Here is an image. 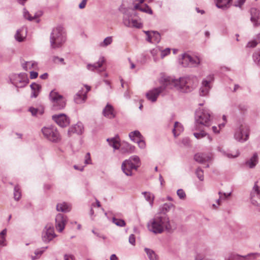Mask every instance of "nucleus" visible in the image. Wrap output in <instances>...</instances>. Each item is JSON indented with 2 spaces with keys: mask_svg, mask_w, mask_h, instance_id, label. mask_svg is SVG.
I'll return each mask as SVG.
<instances>
[{
  "mask_svg": "<svg viewBox=\"0 0 260 260\" xmlns=\"http://www.w3.org/2000/svg\"><path fill=\"white\" fill-rule=\"evenodd\" d=\"M164 80L163 86L155 88L146 93V97L148 100L152 102H155L159 94L167 87L170 88L174 87L184 92H190L195 87L198 82L197 77L193 76L181 77L179 79H174L168 77L165 78Z\"/></svg>",
  "mask_w": 260,
  "mask_h": 260,
  "instance_id": "1",
  "label": "nucleus"
},
{
  "mask_svg": "<svg viewBox=\"0 0 260 260\" xmlns=\"http://www.w3.org/2000/svg\"><path fill=\"white\" fill-rule=\"evenodd\" d=\"M149 230L154 234H161L164 231L170 232L172 230L168 216L167 214H156L148 223Z\"/></svg>",
  "mask_w": 260,
  "mask_h": 260,
  "instance_id": "2",
  "label": "nucleus"
},
{
  "mask_svg": "<svg viewBox=\"0 0 260 260\" xmlns=\"http://www.w3.org/2000/svg\"><path fill=\"white\" fill-rule=\"evenodd\" d=\"M66 40V37L62 26L59 25L53 29L50 38L52 48L56 49L60 47Z\"/></svg>",
  "mask_w": 260,
  "mask_h": 260,
  "instance_id": "3",
  "label": "nucleus"
},
{
  "mask_svg": "<svg viewBox=\"0 0 260 260\" xmlns=\"http://www.w3.org/2000/svg\"><path fill=\"white\" fill-rule=\"evenodd\" d=\"M196 125L195 130H199V125L209 126L211 124L210 112L207 109L199 108L195 113Z\"/></svg>",
  "mask_w": 260,
  "mask_h": 260,
  "instance_id": "4",
  "label": "nucleus"
},
{
  "mask_svg": "<svg viewBox=\"0 0 260 260\" xmlns=\"http://www.w3.org/2000/svg\"><path fill=\"white\" fill-rule=\"evenodd\" d=\"M140 166V158L137 155H134L123 161L121 169L126 176H131L133 175L132 171H137Z\"/></svg>",
  "mask_w": 260,
  "mask_h": 260,
  "instance_id": "5",
  "label": "nucleus"
},
{
  "mask_svg": "<svg viewBox=\"0 0 260 260\" xmlns=\"http://www.w3.org/2000/svg\"><path fill=\"white\" fill-rule=\"evenodd\" d=\"M49 99L54 110L63 109L66 105L65 99L54 90H52L49 94Z\"/></svg>",
  "mask_w": 260,
  "mask_h": 260,
  "instance_id": "6",
  "label": "nucleus"
},
{
  "mask_svg": "<svg viewBox=\"0 0 260 260\" xmlns=\"http://www.w3.org/2000/svg\"><path fill=\"white\" fill-rule=\"evenodd\" d=\"M42 132L45 138L52 142H57L60 140V135L54 126L44 127Z\"/></svg>",
  "mask_w": 260,
  "mask_h": 260,
  "instance_id": "7",
  "label": "nucleus"
},
{
  "mask_svg": "<svg viewBox=\"0 0 260 260\" xmlns=\"http://www.w3.org/2000/svg\"><path fill=\"white\" fill-rule=\"evenodd\" d=\"M179 62L184 67L195 68L201 63V59L196 56H191L187 54H183Z\"/></svg>",
  "mask_w": 260,
  "mask_h": 260,
  "instance_id": "8",
  "label": "nucleus"
},
{
  "mask_svg": "<svg viewBox=\"0 0 260 260\" xmlns=\"http://www.w3.org/2000/svg\"><path fill=\"white\" fill-rule=\"evenodd\" d=\"M123 13V23L125 26L136 28L142 27L143 24L140 20L133 19L128 10H125Z\"/></svg>",
  "mask_w": 260,
  "mask_h": 260,
  "instance_id": "9",
  "label": "nucleus"
},
{
  "mask_svg": "<svg viewBox=\"0 0 260 260\" xmlns=\"http://www.w3.org/2000/svg\"><path fill=\"white\" fill-rule=\"evenodd\" d=\"M12 83L17 88H23L28 83L27 75L24 73L15 74L10 78Z\"/></svg>",
  "mask_w": 260,
  "mask_h": 260,
  "instance_id": "10",
  "label": "nucleus"
},
{
  "mask_svg": "<svg viewBox=\"0 0 260 260\" xmlns=\"http://www.w3.org/2000/svg\"><path fill=\"white\" fill-rule=\"evenodd\" d=\"M249 129L248 126L241 125L239 128L236 129L235 134V139L241 142L247 141L249 138Z\"/></svg>",
  "mask_w": 260,
  "mask_h": 260,
  "instance_id": "11",
  "label": "nucleus"
},
{
  "mask_svg": "<svg viewBox=\"0 0 260 260\" xmlns=\"http://www.w3.org/2000/svg\"><path fill=\"white\" fill-rule=\"evenodd\" d=\"M56 236L53 226L50 223L47 224L42 232L43 241L45 243H49Z\"/></svg>",
  "mask_w": 260,
  "mask_h": 260,
  "instance_id": "12",
  "label": "nucleus"
},
{
  "mask_svg": "<svg viewBox=\"0 0 260 260\" xmlns=\"http://www.w3.org/2000/svg\"><path fill=\"white\" fill-rule=\"evenodd\" d=\"M250 196L251 204L255 206H260V189L257 182H255Z\"/></svg>",
  "mask_w": 260,
  "mask_h": 260,
  "instance_id": "13",
  "label": "nucleus"
},
{
  "mask_svg": "<svg viewBox=\"0 0 260 260\" xmlns=\"http://www.w3.org/2000/svg\"><path fill=\"white\" fill-rule=\"evenodd\" d=\"M67 222L66 216L61 213L57 214L55 218V227L58 232H62L64 229Z\"/></svg>",
  "mask_w": 260,
  "mask_h": 260,
  "instance_id": "14",
  "label": "nucleus"
},
{
  "mask_svg": "<svg viewBox=\"0 0 260 260\" xmlns=\"http://www.w3.org/2000/svg\"><path fill=\"white\" fill-rule=\"evenodd\" d=\"M52 119L61 127H66L70 123L69 119L64 114L53 115Z\"/></svg>",
  "mask_w": 260,
  "mask_h": 260,
  "instance_id": "15",
  "label": "nucleus"
},
{
  "mask_svg": "<svg viewBox=\"0 0 260 260\" xmlns=\"http://www.w3.org/2000/svg\"><path fill=\"white\" fill-rule=\"evenodd\" d=\"M105 61V59L103 56L101 57L98 61L93 63V64H88L87 66V68L88 70L92 71H98L99 72H101L102 71H104L105 69H103L102 70H100L99 69L101 68L103 66V63Z\"/></svg>",
  "mask_w": 260,
  "mask_h": 260,
  "instance_id": "16",
  "label": "nucleus"
},
{
  "mask_svg": "<svg viewBox=\"0 0 260 260\" xmlns=\"http://www.w3.org/2000/svg\"><path fill=\"white\" fill-rule=\"evenodd\" d=\"M251 21L253 23L254 26H257L260 24V12L259 10L255 8H252L250 10Z\"/></svg>",
  "mask_w": 260,
  "mask_h": 260,
  "instance_id": "17",
  "label": "nucleus"
},
{
  "mask_svg": "<svg viewBox=\"0 0 260 260\" xmlns=\"http://www.w3.org/2000/svg\"><path fill=\"white\" fill-rule=\"evenodd\" d=\"M256 255L259 256L260 254L258 253H252L248 254L247 255L243 256L238 254H232L228 256V257L225 258V260H245V257L248 256H253V258L255 257Z\"/></svg>",
  "mask_w": 260,
  "mask_h": 260,
  "instance_id": "18",
  "label": "nucleus"
},
{
  "mask_svg": "<svg viewBox=\"0 0 260 260\" xmlns=\"http://www.w3.org/2000/svg\"><path fill=\"white\" fill-rule=\"evenodd\" d=\"M120 151L122 153H131L134 152L135 147L127 142H123L120 144Z\"/></svg>",
  "mask_w": 260,
  "mask_h": 260,
  "instance_id": "19",
  "label": "nucleus"
},
{
  "mask_svg": "<svg viewBox=\"0 0 260 260\" xmlns=\"http://www.w3.org/2000/svg\"><path fill=\"white\" fill-rule=\"evenodd\" d=\"M214 2L217 8L224 10L231 7L232 0H214Z\"/></svg>",
  "mask_w": 260,
  "mask_h": 260,
  "instance_id": "20",
  "label": "nucleus"
},
{
  "mask_svg": "<svg viewBox=\"0 0 260 260\" xmlns=\"http://www.w3.org/2000/svg\"><path fill=\"white\" fill-rule=\"evenodd\" d=\"M194 159L199 163H204V162L210 160L211 156L205 153H198L194 155Z\"/></svg>",
  "mask_w": 260,
  "mask_h": 260,
  "instance_id": "21",
  "label": "nucleus"
},
{
  "mask_svg": "<svg viewBox=\"0 0 260 260\" xmlns=\"http://www.w3.org/2000/svg\"><path fill=\"white\" fill-rule=\"evenodd\" d=\"M103 114L104 116L108 118H113L115 117V114L112 106L107 104L103 111Z\"/></svg>",
  "mask_w": 260,
  "mask_h": 260,
  "instance_id": "22",
  "label": "nucleus"
},
{
  "mask_svg": "<svg viewBox=\"0 0 260 260\" xmlns=\"http://www.w3.org/2000/svg\"><path fill=\"white\" fill-rule=\"evenodd\" d=\"M107 141L109 143V144L114 149V150H118L120 148V139L118 136H116L113 138H108L107 139Z\"/></svg>",
  "mask_w": 260,
  "mask_h": 260,
  "instance_id": "23",
  "label": "nucleus"
},
{
  "mask_svg": "<svg viewBox=\"0 0 260 260\" xmlns=\"http://www.w3.org/2000/svg\"><path fill=\"white\" fill-rule=\"evenodd\" d=\"M87 98L86 93H84L83 89L80 90L76 93L74 97V101L78 104L84 103Z\"/></svg>",
  "mask_w": 260,
  "mask_h": 260,
  "instance_id": "24",
  "label": "nucleus"
},
{
  "mask_svg": "<svg viewBox=\"0 0 260 260\" xmlns=\"http://www.w3.org/2000/svg\"><path fill=\"white\" fill-rule=\"evenodd\" d=\"M56 210L58 212H68L71 210V206L66 202L58 203L56 205Z\"/></svg>",
  "mask_w": 260,
  "mask_h": 260,
  "instance_id": "25",
  "label": "nucleus"
},
{
  "mask_svg": "<svg viewBox=\"0 0 260 260\" xmlns=\"http://www.w3.org/2000/svg\"><path fill=\"white\" fill-rule=\"evenodd\" d=\"M30 87L31 90V94L30 97L32 98H37L41 91V86L36 83H32L30 85Z\"/></svg>",
  "mask_w": 260,
  "mask_h": 260,
  "instance_id": "26",
  "label": "nucleus"
},
{
  "mask_svg": "<svg viewBox=\"0 0 260 260\" xmlns=\"http://www.w3.org/2000/svg\"><path fill=\"white\" fill-rule=\"evenodd\" d=\"M133 11L139 10L141 12L149 14H152L153 11L149 7V6L147 4H144L142 5L141 6H139L138 5H134L133 8L132 9Z\"/></svg>",
  "mask_w": 260,
  "mask_h": 260,
  "instance_id": "27",
  "label": "nucleus"
},
{
  "mask_svg": "<svg viewBox=\"0 0 260 260\" xmlns=\"http://www.w3.org/2000/svg\"><path fill=\"white\" fill-rule=\"evenodd\" d=\"M83 131V125L82 123L78 122L72 127L70 128L69 133H76L81 134Z\"/></svg>",
  "mask_w": 260,
  "mask_h": 260,
  "instance_id": "28",
  "label": "nucleus"
},
{
  "mask_svg": "<svg viewBox=\"0 0 260 260\" xmlns=\"http://www.w3.org/2000/svg\"><path fill=\"white\" fill-rule=\"evenodd\" d=\"M26 29L24 27L18 29L15 35V39L18 42H22L26 36Z\"/></svg>",
  "mask_w": 260,
  "mask_h": 260,
  "instance_id": "29",
  "label": "nucleus"
},
{
  "mask_svg": "<svg viewBox=\"0 0 260 260\" xmlns=\"http://www.w3.org/2000/svg\"><path fill=\"white\" fill-rule=\"evenodd\" d=\"M210 89V85L208 84L207 81H202V86L200 88V95L201 96H205L207 95Z\"/></svg>",
  "mask_w": 260,
  "mask_h": 260,
  "instance_id": "30",
  "label": "nucleus"
},
{
  "mask_svg": "<svg viewBox=\"0 0 260 260\" xmlns=\"http://www.w3.org/2000/svg\"><path fill=\"white\" fill-rule=\"evenodd\" d=\"M184 130L183 125L179 122H175L173 129V133L174 137L178 136Z\"/></svg>",
  "mask_w": 260,
  "mask_h": 260,
  "instance_id": "31",
  "label": "nucleus"
},
{
  "mask_svg": "<svg viewBox=\"0 0 260 260\" xmlns=\"http://www.w3.org/2000/svg\"><path fill=\"white\" fill-rule=\"evenodd\" d=\"M173 207L174 205L171 203H165L159 207V212L157 213L160 214H166Z\"/></svg>",
  "mask_w": 260,
  "mask_h": 260,
  "instance_id": "32",
  "label": "nucleus"
},
{
  "mask_svg": "<svg viewBox=\"0 0 260 260\" xmlns=\"http://www.w3.org/2000/svg\"><path fill=\"white\" fill-rule=\"evenodd\" d=\"M258 162V156L256 153H254L253 156L246 162V165L250 168H254Z\"/></svg>",
  "mask_w": 260,
  "mask_h": 260,
  "instance_id": "33",
  "label": "nucleus"
},
{
  "mask_svg": "<svg viewBox=\"0 0 260 260\" xmlns=\"http://www.w3.org/2000/svg\"><path fill=\"white\" fill-rule=\"evenodd\" d=\"M23 69L25 71L31 69H36L37 67V63L34 61H26L22 64Z\"/></svg>",
  "mask_w": 260,
  "mask_h": 260,
  "instance_id": "34",
  "label": "nucleus"
},
{
  "mask_svg": "<svg viewBox=\"0 0 260 260\" xmlns=\"http://www.w3.org/2000/svg\"><path fill=\"white\" fill-rule=\"evenodd\" d=\"M145 200L149 202L151 207L153 206V201L154 199V196L153 194L150 192L144 191L142 192Z\"/></svg>",
  "mask_w": 260,
  "mask_h": 260,
  "instance_id": "35",
  "label": "nucleus"
},
{
  "mask_svg": "<svg viewBox=\"0 0 260 260\" xmlns=\"http://www.w3.org/2000/svg\"><path fill=\"white\" fill-rule=\"evenodd\" d=\"M42 15L41 13H36V14L34 16H31L29 12L27 11L26 9H23V16L25 19H28L29 21L34 20L38 17H39Z\"/></svg>",
  "mask_w": 260,
  "mask_h": 260,
  "instance_id": "36",
  "label": "nucleus"
},
{
  "mask_svg": "<svg viewBox=\"0 0 260 260\" xmlns=\"http://www.w3.org/2000/svg\"><path fill=\"white\" fill-rule=\"evenodd\" d=\"M129 137L134 142L143 137L141 133L138 131L132 132L129 134Z\"/></svg>",
  "mask_w": 260,
  "mask_h": 260,
  "instance_id": "37",
  "label": "nucleus"
},
{
  "mask_svg": "<svg viewBox=\"0 0 260 260\" xmlns=\"http://www.w3.org/2000/svg\"><path fill=\"white\" fill-rule=\"evenodd\" d=\"M144 250L147 253L149 260H157V256L153 250L145 248Z\"/></svg>",
  "mask_w": 260,
  "mask_h": 260,
  "instance_id": "38",
  "label": "nucleus"
},
{
  "mask_svg": "<svg viewBox=\"0 0 260 260\" xmlns=\"http://www.w3.org/2000/svg\"><path fill=\"white\" fill-rule=\"evenodd\" d=\"M113 42L112 37L109 36L106 37L103 42H101L99 46L101 47H106L110 45Z\"/></svg>",
  "mask_w": 260,
  "mask_h": 260,
  "instance_id": "39",
  "label": "nucleus"
},
{
  "mask_svg": "<svg viewBox=\"0 0 260 260\" xmlns=\"http://www.w3.org/2000/svg\"><path fill=\"white\" fill-rule=\"evenodd\" d=\"M47 248V247H46L36 250L35 251V255H31L32 259L35 260L39 258Z\"/></svg>",
  "mask_w": 260,
  "mask_h": 260,
  "instance_id": "40",
  "label": "nucleus"
},
{
  "mask_svg": "<svg viewBox=\"0 0 260 260\" xmlns=\"http://www.w3.org/2000/svg\"><path fill=\"white\" fill-rule=\"evenodd\" d=\"M217 150L218 151L222 152L223 155L226 156L228 158L237 157L239 155V154H240L239 151H237L235 154H233L229 153H226L225 151L222 150L221 148L220 147H217Z\"/></svg>",
  "mask_w": 260,
  "mask_h": 260,
  "instance_id": "41",
  "label": "nucleus"
},
{
  "mask_svg": "<svg viewBox=\"0 0 260 260\" xmlns=\"http://www.w3.org/2000/svg\"><path fill=\"white\" fill-rule=\"evenodd\" d=\"M252 59L254 63L260 67V51H256L253 53Z\"/></svg>",
  "mask_w": 260,
  "mask_h": 260,
  "instance_id": "42",
  "label": "nucleus"
},
{
  "mask_svg": "<svg viewBox=\"0 0 260 260\" xmlns=\"http://www.w3.org/2000/svg\"><path fill=\"white\" fill-rule=\"evenodd\" d=\"M21 197V193L20 191V188L18 186H16L14 187V198L15 200L18 201Z\"/></svg>",
  "mask_w": 260,
  "mask_h": 260,
  "instance_id": "43",
  "label": "nucleus"
},
{
  "mask_svg": "<svg viewBox=\"0 0 260 260\" xmlns=\"http://www.w3.org/2000/svg\"><path fill=\"white\" fill-rule=\"evenodd\" d=\"M152 36L153 43H158L160 40V34L157 31L151 32Z\"/></svg>",
  "mask_w": 260,
  "mask_h": 260,
  "instance_id": "44",
  "label": "nucleus"
},
{
  "mask_svg": "<svg viewBox=\"0 0 260 260\" xmlns=\"http://www.w3.org/2000/svg\"><path fill=\"white\" fill-rule=\"evenodd\" d=\"M194 260H214L213 258L207 257L203 254L197 253L194 256Z\"/></svg>",
  "mask_w": 260,
  "mask_h": 260,
  "instance_id": "45",
  "label": "nucleus"
},
{
  "mask_svg": "<svg viewBox=\"0 0 260 260\" xmlns=\"http://www.w3.org/2000/svg\"><path fill=\"white\" fill-rule=\"evenodd\" d=\"M112 221L116 225L120 227H123L125 225V222L122 219H117L115 217H113L112 218Z\"/></svg>",
  "mask_w": 260,
  "mask_h": 260,
  "instance_id": "46",
  "label": "nucleus"
},
{
  "mask_svg": "<svg viewBox=\"0 0 260 260\" xmlns=\"http://www.w3.org/2000/svg\"><path fill=\"white\" fill-rule=\"evenodd\" d=\"M29 111L31 112L32 116H37L38 113L42 115L43 113V111L42 110H39L37 108L34 107H30L29 109Z\"/></svg>",
  "mask_w": 260,
  "mask_h": 260,
  "instance_id": "47",
  "label": "nucleus"
},
{
  "mask_svg": "<svg viewBox=\"0 0 260 260\" xmlns=\"http://www.w3.org/2000/svg\"><path fill=\"white\" fill-rule=\"evenodd\" d=\"M208 134L204 131H201L199 133H194L193 136L198 139H200L206 137Z\"/></svg>",
  "mask_w": 260,
  "mask_h": 260,
  "instance_id": "48",
  "label": "nucleus"
},
{
  "mask_svg": "<svg viewBox=\"0 0 260 260\" xmlns=\"http://www.w3.org/2000/svg\"><path fill=\"white\" fill-rule=\"evenodd\" d=\"M177 194L181 200H184L186 198V193L182 189H178Z\"/></svg>",
  "mask_w": 260,
  "mask_h": 260,
  "instance_id": "49",
  "label": "nucleus"
},
{
  "mask_svg": "<svg viewBox=\"0 0 260 260\" xmlns=\"http://www.w3.org/2000/svg\"><path fill=\"white\" fill-rule=\"evenodd\" d=\"M196 174L201 181H203L204 180V175L203 170L200 168H198L196 170Z\"/></svg>",
  "mask_w": 260,
  "mask_h": 260,
  "instance_id": "50",
  "label": "nucleus"
},
{
  "mask_svg": "<svg viewBox=\"0 0 260 260\" xmlns=\"http://www.w3.org/2000/svg\"><path fill=\"white\" fill-rule=\"evenodd\" d=\"M160 49L158 47H157L151 50V51H150L151 54L154 57V60L155 61H156V58L155 57L158 54V53L159 52H160Z\"/></svg>",
  "mask_w": 260,
  "mask_h": 260,
  "instance_id": "51",
  "label": "nucleus"
},
{
  "mask_svg": "<svg viewBox=\"0 0 260 260\" xmlns=\"http://www.w3.org/2000/svg\"><path fill=\"white\" fill-rule=\"evenodd\" d=\"M135 142H136V143H138L139 147L141 149H144V148H145L146 144H145V141H144V140L143 139V137L142 138L138 139V140H137Z\"/></svg>",
  "mask_w": 260,
  "mask_h": 260,
  "instance_id": "52",
  "label": "nucleus"
},
{
  "mask_svg": "<svg viewBox=\"0 0 260 260\" xmlns=\"http://www.w3.org/2000/svg\"><path fill=\"white\" fill-rule=\"evenodd\" d=\"M160 52L161 53L160 55L162 58H164L166 56L168 55L170 53V49L168 48L164 50H161Z\"/></svg>",
  "mask_w": 260,
  "mask_h": 260,
  "instance_id": "53",
  "label": "nucleus"
},
{
  "mask_svg": "<svg viewBox=\"0 0 260 260\" xmlns=\"http://www.w3.org/2000/svg\"><path fill=\"white\" fill-rule=\"evenodd\" d=\"M258 42V40H257V41L256 40H252L251 41L247 43L246 47H248V48H254L256 46Z\"/></svg>",
  "mask_w": 260,
  "mask_h": 260,
  "instance_id": "54",
  "label": "nucleus"
},
{
  "mask_svg": "<svg viewBox=\"0 0 260 260\" xmlns=\"http://www.w3.org/2000/svg\"><path fill=\"white\" fill-rule=\"evenodd\" d=\"M84 163L86 165L91 164V160L90 158V155L89 153H87L85 156Z\"/></svg>",
  "mask_w": 260,
  "mask_h": 260,
  "instance_id": "55",
  "label": "nucleus"
},
{
  "mask_svg": "<svg viewBox=\"0 0 260 260\" xmlns=\"http://www.w3.org/2000/svg\"><path fill=\"white\" fill-rule=\"evenodd\" d=\"M144 32L147 36L146 40L150 43H153L151 32L150 33L149 31H144Z\"/></svg>",
  "mask_w": 260,
  "mask_h": 260,
  "instance_id": "56",
  "label": "nucleus"
},
{
  "mask_svg": "<svg viewBox=\"0 0 260 260\" xmlns=\"http://www.w3.org/2000/svg\"><path fill=\"white\" fill-rule=\"evenodd\" d=\"M52 61L55 62L57 63L58 61H59L60 62H62L63 64H65L64 62V59L63 58H60L58 56H54L52 57Z\"/></svg>",
  "mask_w": 260,
  "mask_h": 260,
  "instance_id": "57",
  "label": "nucleus"
},
{
  "mask_svg": "<svg viewBox=\"0 0 260 260\" xmlns=\"http://www.w3.org/2000/svg\"><path fill=\"white\" fill-rule=\"evenodd\" d=\"M135 237L133 234H131L129 237V242L133 245H135Z\"/></svg>",
  "mask_w": 260,
  "mask_h": 260,
  "instance_id": "58",
  "label": "nucleus"
},
{
  "mask_svg": "<svg viewBox=\"0 0 260 260\" xmlns=\"http://www.w3.org/2000/svg\"><path fill=\"white\" fill-rule=\"evenodd\" d=\"M245 0H238L234 4L235 7H241L245 3Z\"/></svg>",
  "mask_w": 260,
  "mask_h": 260,
  "instance_id": "59",
  "label": "nucleus"
},
{
  "mask_svg": "<svg viewBox=\"0 0 260 260\" xmlns=\"http://www.w3.org/2000/svg\"><path fill=\"white\" fill-rule=\"evenodd\" d=\"M6 244V238L4 236H0V246H4Z\"/></svg>",
  "mask_w": 260,
  "mask_h": 260,
  "instance_id": "60",
  "label": "nucleus"
},
{
  "mask_svg": "<svg viewBox=\"0 0 260 260\" xmlns=\"http://www.w3.org/2000/svg\"><path fill=\"white\" fill-rule=\"evenodd\" d=\"M38 73L36 72L31 71L30 72V79H34L37 78Z\"/></svg>",
  "mask_w": 260,
  "mask_h": 260,
  "instance_id": "61",
  "label": "nucleus"
},
{
  "mask_svg": "<svg viewBox=\"0 0 260 260\" xmlns=\"http://www.w3.org/2000/svg\"><path fill=\"white\" fill-rule=\"evenodd\" d=\"M87 0H82V2L79 5L80 9H83L85 7Z\"/></svg>",
  "mask_w": 260,
  "mask_h": 260,
  "instance_id": "62",
  "label": "nucleus"
},
{
  "mask_svg": "<svg viewBox=\"0 0 260 260\" xmlns=\"http://www.w3.org/2000/svg\"><path fill=\"white\" fill-rule=\"evenodd\" d=\"M212 129L214 134H218L220 133V129L218 126H213L212 127Z\"/></svg>",
  "mask_w": 260,
  "mask_h": 260,
  "instance_id": "63",
  "label": "nucleus"
},
{
  "mask_svg": "<svg viewBox=\"0 0 260 260\" xmlns=\"http://www.w3.org/2000/svg\"><path fill=\"white\" fill-rule=\"evenodd\" d=\"M65 260H74V257L72 255H64Z\"/></svg>",
  "mask_w": 260,
  "mask_h": 260,
  "instance_id": "64",
  "label": "nucleus"
}]
</instances>
